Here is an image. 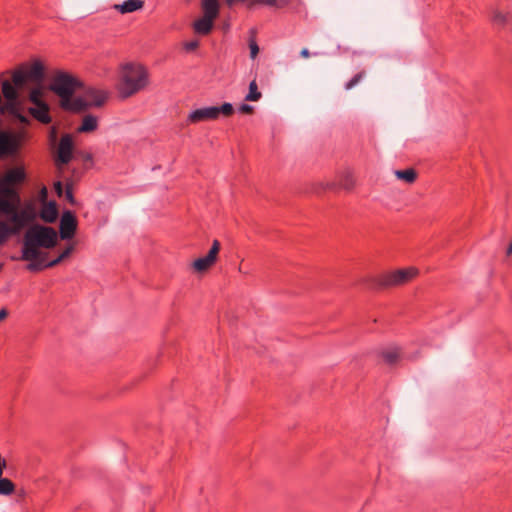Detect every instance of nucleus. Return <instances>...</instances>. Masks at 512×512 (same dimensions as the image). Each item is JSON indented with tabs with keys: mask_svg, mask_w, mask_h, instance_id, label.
<instances>
[{
	"mask_svg": "<svg viewBox=\"0 0 512 512\" xmlns=\"http://www.w3.org/2000/svg\"><path fill=\"white\" fill-rule=\"evenodd\" d=\"M1 89L4 102L0 114L10 115L24 126L31 125L32 118L42 124L52 122L45 68L39 60L18 66L11 73V81L1 82Z\"/></svg>",
	"mask_w": 512,
	"mask_h": 512,
	"instance_id": "nucleus-1",
	"label": "nucleus"
},
{
	"mask_svg": "<svg viewBox=\"0 0 512 512\" xmlns=\"http://www.w3.org/2000/svg\"><path fill=\"white\" fill-rule=\"evenodd\" d=\"M35 218L30 203L20 202L10 190L0 192V245L12 234L19 233Z\"/></svg>",
	"mask_w": 512,
	"mask_h": 512,
	"instance_id": "nucleus-2",
	"label": "nucleus"
},
{
	"mask_svg": "<svg viewBox=\"0 0 512 512\" xmlns=\"http://www.w3.org/2000/svg\"><path fill=\"white\" fill-rule=\"evenodd\" d=\"M58 243V233L49 226L34 224L25 232L22 247V259L30 261L29 270L43 267L47 253L45 250L54 248Z\"/></svg>",
	"mask_w": 512,
	"mask_h": 512,
	"instance_id": "nucleus-3",
	"label": "nucleus"
},
{
	"mask_svg": "<svg viewBox=\"0 0 512 512\" xmlns=\"http://www.w3.org/2000/svg\"><path fill=\"white\" fill-rule=\"evenodd\" d=\"M81 86V83L72 75L65 72H57L49 89L57 94L63 109L81 112L86 110L87 103L81 97L73 98L74 92Z\"/></svg>",
	"mask_w": 512,
	"mask_h": 512,
	"instance_id": "nucleus-4",
	"label": "nucleus"
},
{
	"mask_svg": "<svg viewBox=\"0 0 512 512\" xmlns=\"http://www.w3.org/2000/svg\"><path fill=\"white\" fill-rule=\"evenodd\" d=\"M147 84L148 72L142 65L127 63L121 66L116 88L122 98L133 96Z\"/></svg>",
	"mask_w": 512,
	"mask_h": 512,
	"instance_id": "nucleus-5",
	"label": "nucleus"
},
{
	"mask_svg": "<svg viewBox=\"0 0 512 512\" xmlns=\"http://www.w3.org/2000/svg\"><path fill=\"white\" fill-rule=\"evenodd\" d=\"M418 274V269L414 267L395 270L383 275L379 284L384 287L401 286L412 281Z\"/></svg>",
	"mask_w": 512,
	"mask_h": 512,
	"instance_id": "nucleus-6",
	"label": "nucleus"
},
{
	"mask_svg": "<svg viewBox=\"0 0 512 512\" xmlns=\"http://www.w3.org/2000/svg\"><path fill=\"white\" fill-rule=\"evenodd\" d=\"M25 140V133H12L0 130V158L18 153Z\"/></svg>",
	"mask_w": 512,
	"mask_h": 512,
	"instance_id": "nucleus-7",
	"label": "nucleus"
},
{
	"mask_svg": "<svg viewBox=\"0 0 512 512\" xmlns=\"http://www.w3.org/2000/svg\"><path fill=\"white\" fill-rule=\"evenodd\" d=\"M25 180V172L22 167H16L8 170L5 175L0 179V192L3 189L10 190L14 193L20 202H23L18 191L13 187L20 184Z\"/></svg>",
	"mask_w": 512,
	"mask_h": 512,
	"instance_id": "nucleus-8",
	"label": "nucleus"
},
{
	"mask_svg": "<svg viewBox=\"0 0 512 512\" xmlns=\"http://www.w3.org/2000/svg\"><path fill=\"white\" fill-rule=\"evenodd\" d=\"M73 149L74 144L72 136L70 134L63 135L60 139L55 157V164L59 170L62 169L63 165L71 161Z\"/></svg>",
	"mask_w": 512,
	"mask_h": 512,
	"instance_id": "nucleus-9",
	"label": "nucleus"
},
{
	"mask_svg": "<svg viewBox=\"0 0 512 512\" xmlns=\"http://www.w3.org/2000/svg\"><path fill=\"white\" fill-rule=\"evenodd\" d=\"M77 219L71 211H65L62 214L59 226L60 238L63 240L71 239L77 229Z\"/></svg>",
	"mask_w": 512,
	"mask_h": 512,
	"instance_id": "nucleus-10",
	"label": "nucleus"
},
{
	"mask_svg": "<svg viewBox=\"0 0 512 512\" xmlns=\"http://www.w3.org/2000/svg\"><path fill=\"white\" fill-rule=\"evenodd\" d=\"M220 250V242L218 240H214L211 249L205 257H201L196 259L192 266L197 272H205L208 270L217 259V255Z\"/></svg>",
	"mask_w": 512,
	"mask_h": 512,
	"instance_id": "nucleus-11",
	"label": "nucleus"
},
{
	"mask_svg": "<svg viewBox=\"0 0 512 512\" xmlns=\"http://www.w3.org/2000/svg\"><path fill=\"white\" fill-rule=\"evenodd\" d=\"M216 119H218L217 106L199 108L188 115V121L193 124Z\"/></svg>",
	"mask_w": 512,
	"mask_h": 512,
	"instance_id": "nucleus-12",
	"label": "nucleus"
},
{
	"mask_svg": "<svg viewBox=\"0 0 512 512\" xmlns=\"http://www.w3.org/2000/svg\"><path fill=\"white\" fill-rule=\"evenodd\" d=\"M214 23V19L201 15V17L192 23V28L195 34L205 36L211 33L214 28Z\"/></svg>",
	"mask_w": 512,
	"mask_h": 512,
	"instance_id": "nucleus-13",
	"label": "nucleus"
},
{
	"mask_svg": "<svg viewBox=\"0 0 512 512\" xmlns=\"http://www.w3.org/2000/svg\"><path fill=\"white\" fill-rule=\"evenodd\" d=\"M82 98L87 103V109L90 106H101L105 102L107 95L104 92L97 90L95 88H88L85 91V96Z\"/></svg>",
	"mask_w": 512,
	"mask_h": 512,
	"instance_id": "nucleus-14",
	"label": "nucleus"
},
{
	"mask_svg": "<svg viewBox=\"0 0 512 512\" xmlns=\"http://www.w3.org/2000/svg\"><path fill=\"white\" fill-rule=\"evenodd\" d=\"M202 15L216 20L220 14L219 0H201Z\"/></svg>",
	"mask_w": 512,
	"mask_h": 512,
	"instance_id": "nucleus-15",
	"label": "nucleus"
},
{
	"mask_svg": "<svg viewBox=\"0 0 512 512\" xmlns=\"http://www.w3.org/2000/svg\"><path fill=\"white\" fill-rule=\"evenodd\" d=\"M143 0H125L121 4H114L113 9L121 14L132 13L135 11L142 10L144 7Z\"/></svg>",
	"mask_w": 512,
	"mask_h": 512,
	"instance_id": "nucleus-16",
	"label": "nucleus"
},
{
	"mask_svg": "<svg viewBox=\"0 0 512 512\" xmlns=\"http://www.w3.org/2000/svg\"><path fill=\"white\" fill-rule=\"evenodd\" d=\"M40 216L43 221L53 223L58 217L57 206L54 202H49L43 205Z\"/></svg>",
	"mask_w": 512,
	"mask_h": 512,
	"instance_id": "nucleus-17",
	"label": "nucleus"
},
{
	"mask_svg": "<svg viewBox=\"0 0 512 512\" xmlns=\"http://www.w3.org/2000/svg\"><path fill=\"white\" fill-rule=\"evenodd\" d=\"M98 126L97 118L93 115H86L83 120L81 126L78 128V132L80 133H88L96 130Z\"/></svg>",
	"mask_w": 512,
	"mask_h": 512,
	"instance_id": "nucleus-18",
	"label": "nucleus"
},
{
	"mask_svg": "<svg viewBox=\"0 0 512 512\" xmlns=\"http://www.w3.org/2000/svg\"><path fill=\"white\" fill-rule=\"evenodd\" d=\"M339 186L351 190L355 186V178L351 171L345 170L339 174Z\"/></svg>",
	"mask_w": 512,
	"mask_h": 512,
	"instance_id": "nucleus-19",
	"label": "nucleus"
},
{
	"mask_svg": "<svg viewBox=\"0 0 512 512\" xmlns=\"http://www.w3.org/2000/svg\"><path fill=\"white\" fill-rule=\"evenodd\" d=\"M382 356L388 364H394L400 357V348L397 346H389L383 350Z\"/></svg>",
	"mask_w": 512,
	"mask_h": 512,
	"instance_id": "nucleus-20",
	"label": "nucleus"
},
{
	"mask_svg": "<svg viewBox=\"0 0 512 512\" xmlns=\"http://www.w3.org/2000/svg\"><path fill=\"white\" fill-rule=\"evenodd\" d=\"M394 175L399 179L407 183H413L417 178V173L414 169L409 168L406 170H396Z\"/></svg>",
	"mask_w": 512,
	"mask_h": 512,
	"instance_id": "nucleus-21",
	"label": "nucleus"
},
{
	"mask_svg": "<svg viewBox=\"0 0 512 512\" xmlns=\"http://www.w3.org/2000/svg\"><path fill=\"white\" fill-rule=\"evenodd\" d=\"M262 97L261 92L258 91V86L255 80L249 84V92L245 97L246 101H258Z\"/></svg>",
	"mask_w": 512,
	"mask_h": 512,
	"instance_id": "nucleus-22",
	"label": "nucleus"
},
{
	"mask_svg": "<svg viewBox=\"0 0 512 512\" xmlns=\"http://www.w3.org/2000/svg\"><path fill=\"white\" fill-rule=\"evenodd\" d=\"M14 484L11 480L7 478L0 477V494L1 495H10L14 492Z\"/></svg>",
	"mask_w": 512,
	"mask_h": 512,
	"instance_id": "nucleus-23",
	"label": "nucleus"
},
{
	"mask_svg": "<svg viewBox=\"0 0 512 512\" xmlns=\"http://www.w3.org/2000/svg\"><path fill=\"white\" fill-rule=\"evenodd\" d=\"M73 245L68 246L55 260L49 262L46 267H54L67 258L73 251Z\"/></svg>",
	"mask_w": 512,
	"mask_h": 512,
	"instance_id": "nucleus-24",
	"label": "nucleus"
},
{
	"mask_svg": "<svg viewBox=\"0 0 512 512\" xmlns=\"http://www.w3.org/2000/svg\"><path fill=\"white\" fill-rule=\"evenodd\" d=\"M492 20L497 25H504L509 22V15L507 13L495 10L493 12Z\"/></svg>",
	"mask_w": 512,
	"mask_h": 512,
	"instance_id": "nucleus-25",
	"label": "nucleus"
},
{
	"mask_svg": "<svg viewBox=\"0 0 512 512\" xmlns=\"http://www.w3.org/2000/svg\"><path fill=\"white\" fill-rule=\"evenodd\" d=\"M259 3L275 7H283L286 5L287 0H252V4Z\"/></svg>",
	"mask_w": 512,
	"mask_h": 512,
	"instance_id": "nucleus-26",
	"label": "nucleus"
},
{
	"mask_svg": "<svg viewBox=\"0 0 512 512\" xmlns=\"http://www.w3.org/2000/svg\"><path fill=\"white\" fill-rule=\"evenodd\" d=\"M218 117L222 113L225 116H230L234 112V108L230 103H224L220 107H217Z\"/></svg>",
	"mask_w": 512,
	"mask_h": 512,
	"instance_id": "nucleus-27",
	"label": "nucleus"
},
{
	"mask_svg": "<svg viewBox=\"0 0 512 512\" xmlns=\"http://www.w3.org/2000/svg\"><path fill=\"white\" fill-rule=\"evenodd\" d=\"M365 77V72H359L356 74L345 86L347 90L355 87L363 78Z\"/></svg>",
	"mask_w": 512,
	"mask_h": 512,
	"instance_id": "nucleus-28",
	"label": "nucleus"
},
{
	"mask_svg": "<svg viewBox=\"0 0 512 512\" xmlns=\"http://www.w3.org/2000/svg\"><path fill=\"white\" fill-rule=\"evenodd\" d=\"M249 48H250V57L252 59L256 58V56L259 53V47L254 39H251L249 42Z\"/></svg>",
	"mask_w": 512,
	"mask_h": 512,
	"instance_id": "nucleus-29",
	"label": "nucleus"
},
{
	"mask_svg": "<svg viewBox=\"0 0 512 512\" xmlns=\"http://www.w3.org/2000/svg\"><path fill=\"white\" fill-rule=\"evenodd\" d=\"M198 46H199V42L197 40L190 41V42H187L184 44L185 49L188 51H193V50L197 49Z\"/></svg>",
	"mask_w": 512,
	"mask_h": 512,
	"instance_id": "nucleus-30",
	"label": "nucleus"
},
{
	"mask_svg": "<svg viewBox=\"0 0 512 512\" xmlns=\"http://www.w3.org/2000/svg\"><path fill=\"white\" fill-rule=\"evenodd\" d=\"M239 110L244 114H252L254 111L253 106L248 104H242L239 108Z\"/></svg>",
	"mask_w": 512,
	"mask_h": 512,
	"instance_id": "nucleus-31",
	"label": "nucleus"
},
{
	"mask_svg": "<svg viewBox=\"0 0 512 512\" xmlns=\"http://www.w3.org/2000/svg\"><path fill=\"white\" fill-rule=\"evenodd\" d=\"M54 188H55V191L56 193L58 194V196H61L62 193H63V187H62V183L60 181H57L55 184H54Z\"/></svg>",
	"mask_w": 512,
	"mask_h": 512,
	"instance_id": "nucleus-32",
	"label": "nucleus"
},
{
	"mask_svg": "<svg viewBox=\"0 0 512 512\" xmlns=\"http://www.w3.org/2000/svg\"><path fill=\"white\" fill-rule=\"evenodd\" d=\"M300 55H301V57H303V58H305V59H306V58H309V56H310V52H309V50H308L307 48H303V49L300 51Z\"/></svg>",
	"mask_w": 512,
	"mask_h": 512,
	"instance_id": "nucleus-33",
	"label": "nucleus"
},
{
	"mask_svg": "<svg viewBox=\"0 0 512 512\" xmlns=\"http://www.w3.org/2000/svg\"><path fill=\"white\" fill-rule=\"evenodd\" d=\"M8 316V311L6 309L0 310V322L3 321Z\"/></svg>",
	"mask_w": 512,
	"mask_h": 512,
	"instance_id": "nucleus-34",
	"label": "nucleus"
},
{
	"mask_svg": "<svg viewBox=\"0 0 512 512\" xmlns=\"http://www.w3.org/2000/svg\"><path fill=\"white\" fill-rule=\"evenodd\" d=\"M66 197H67V199H68L70 202H73V195H72V192H71L70 187H67V190H66Z\"/></svg>",
	"mask_w": 512,
	"mask_h": 512,
	"instance_id": "nucleus-35",
	"label": "nucleus"
},
{
	"mask_svg": "<svg viewBox=\"0 0 512 512\" xmlns=\"http://www.w3.org/2000/svg\"><path fill=\"white\" fill-rule=\"evenodd\" d=\"M506 254L507 256H510L512 255V242L510 243V245L508 246L507 250H506Z\"/></svg>",
	"mask_w": 512,
	"mask_h": 512,
	"instance_id": "nucleus-36",
	"label": "nucleus"
},
{
	"mask_svg": "<svg viewBox=\"0 0 512 512\" xmlns=\"http://www.w3.org/2000/svg\"><path fill=\"white\" fill-rule=\"evenodd\" d=\"M334 186H335V185H334L333 183H326V184H325V187H326V188H330V189L334 188Z\"/></svg>",
	"mask_w": 512,
	"mask_h": 512,
	"instance_id": "nucleus-37",
	"label": "nucleus"
},
{
	"mask_svg": "<svg viewBox=\"0 0 512 512\" xmlns=\"http://www.w3.org/2000/svg\"><path fill=\"white\" fill-rule=\"evenodd\" d=\"M251 34L254 36L256 34L255 30H251Z\"/></svg>",
	"mask_w": 512,
	"mask_h": 512,
	"instance_id": "nucleus-38",
	"label": "nucleus"
},
{
	"mask_svg": "<svg viewBox=\"0 0 512 512\" xmlns=\"http://www.w3.org/2000/svg\"><path fill=\"white\" fill-rule=\"evenodd\" d=\"M52 137L53 138L55 137V130L54 129L52 130Z\"/></svg>",
	"mask_w": 512,
	"mask_h": 512,
	"instance_id": "nucleus-39",
	"label": "nucleus"
},
{
	"mask_svg": "<svg viewBox=\"0 0 512 512\" xmlns=\"http://www.w3.org/2000/svg\"><path fill=\"white\" fill-rule=\"evenodd\" d=\"M86 159L90 160L91 159V155L86 156Z\"/></svg>",
	"mask_w": 512,
	"mask_h": 512,
	"instance_id": "nucleus-40",
	"label": "nucleus"
}]
</instances>
